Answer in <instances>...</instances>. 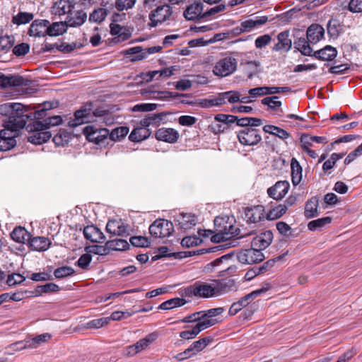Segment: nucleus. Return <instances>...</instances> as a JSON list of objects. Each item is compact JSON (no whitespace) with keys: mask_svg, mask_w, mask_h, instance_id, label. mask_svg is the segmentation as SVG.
I'll use <instances>...</instances> for the list:
<instances>
[{"mask_svg":"<svg viewBox=\"0 0 362 362\" xmlns=\"http://www.w3.org/2000/svg\"><path fill=\"white\" fill-rule=\"evenodd\" d=\"M262 251L263 250L255 248L250 245V264L262 262L265 259Z\"/></svg>","mask_w":362,"mask_h":362,"instance_id":"obj_55","label":"nucleus"},{"mask_svg":"<svg viewBox=\"0 0 362 362\" xmlns=\"http://www.w3.org/2000/svg\"><path fill=\"white\" fill-rule=\"evenodd\" d=\"M332 218L326 216L311 221L308 224V228L310 231L318 230L332 222Z\"/></svg>","mask_w":362,"mask_h":362,"instance_id":"obj_42","label":"nucleus"},{"mask_svg":"<svg viewBox=\"0 0 362 362\" xmlns=\"http://www.w3.org/2000/svg\"><path fill=\"white\" fill-rule=\"evenodd\" d=\"M109 1H103L100 3L102 7L94 9L89 15V21L90 23H101L105 21L108 15V11L105 7L107 6Z\"/></svg>","mask_w":362,"mask_h":362,"instance_id":"obj_22","label":"nucleus"},{"mask_svg":"<svg viewBox=\"0 0 362 362\" xmlns=\"http://www.w3.org/2000/svg\"><path fill=\"white\" fill-rule=\"evenodd\" d=\"M263 105H267L269 108L274 110L281 105V102L279 100V97H267L262 100Z\"/></svg>","mask_w":362,"mask_h":362,"instance_id":"obj_58","label":"nucleus"},{"mask_svg":"<svg viewBox=\"0 0 362 362\" xmlns=\"http://www.w3.org/2000/svg\"><path fill=\"white\" fill-rule=\"evenodd\" d=\"M160 119L161 118L159 115L151 114L148 115L144 119H141L140 124L141 127L147 128L151 124H153Z\"/></svg>","mask_w":362,"mask_h":362,"instance_id":"obj_59","label":"nucleus"},{"mask_svg":"<svg viewBox=\"0 0 362 362\" xmlns=\"http://www.w3.org/2000/svg\"><path fill=\"white\" fill-rule=\"evenodd\" d=\"M309 42L304 37H300L294 41V47L305 56H313V49Z\"/></svg>","mask_w":362,"mask_h":362,"instance_id":"obj_39","label":"nucleus"},{"mask_svg":"<svg viewBox=\"0 0 362 362\" xmlns=\"http://www.w3.org/2000/svg\"><path fill=\"white\" fill-rule=\"evenodd\" d=\"M186 303V300L182 298H174L170 300H168L163 303H162L158 308L161 310H170L174 308L180 307L184 305Z\"/></svg>","mask_w":362,"mask_h":362,"instance_id":"obj_45","label":"nucleus"},{"mask_svg":"<svg viewBox=\"0 0 362 362\" xmlns=\"http://www.w3.org/2000/svg\"><path fill=\"white\" fill-rule=\"evenodd\" d=\"M290 185L288 181H278L274 185L268 188L267 194L275 200H281L288 193Z\"/></svg>","mask_w":362,"mask_h":362,"instance_id":"obj_10","label":"nucleus"},{"mask_svg":"<svg viewBox=\"0 0 362 362\" xmlns=\"http://www.w3.org/2000/svg\"><path fill=\"white\" fill-rule=\"evenodd\" d=\"M215 99L217 106L227 103H235L238 101L243 103H249V97L241 98V95L239 92L232 90L220 93L215 97Z\"/></svg>","mask_w":362,"mask_h":362,"instance_id":"obj_7","label":"nucleus"},{"mask_svg":"<svg viewBox=\"0 0 362 362\" xmlns=\"http://www.w3.org/2000/svg\"><path fill=\"white\" fill-rule=\"evenodd\" d=\"M286 212V206H282L281 204L270 209L267 213V220L272 221L281 218Z\"/></svg>","mask_w":362,"mask_h":362,"instance_id":"obj_46","label":"nucleus"},{"mask_svg":"<svg viewBox=\"0 0 362 362\" xmlns=\"http://www.w3.org/2000/svg\"><path fill=\"white\" fill-rule=\"evenodd\" d=\"M87 20V14L82 10L76 12H70L66 21L69 27L76 28L82 25Z\"/></svg>","mask_w":362,"mask_h":362,"instance_id":"obj_19","label":"nucleus"},{"mask_svg":"<svg viewBox=\"0 0 362 362\" xmlns=\"http://www.w3.org/2000/svg\"><path fill=\"white\" fill-rule=\"evenodd\" d=\"M91 112L90 109H81L74 114V119L69 122L70 127H77L90 122Z\"/></svg>","mask_w":362,"mask_h":362,"instance_id":"obj_23","label":"nucleus"},{"mask_svg":"<svg viewBox=\"0 0 362 362\" xmlns=\"http://www.w3.org/2000/svg\"><path fill=\"white\" fill-rule=\"evenodd\" d=\"M203 11V4L202 3H194L187 7L184 11V16L188 21H194L198 18H204Z\"/></svg>","mask_w":362,"mask_h":362,"instance_id":"obj_21","label":"nucleus"},{"mask_svg":"<svg viewBox=\"0 0 362 362\" xmlns=\"http://www.w3.org/2000/svg\"><path fill=\"white\" fill-rule=\"evenodd\" d=\"M30 51V45L27 43H21L16 45L13 48V53L18 56H24Z\"/></svg>","mask_w":362,"mask_h":362,"instance_id":"obj_64","label":"nucleus"},{"mask_svg":"<svg viewBox=\"0 0 362 362\" xmlns=\"http://www.w3.org/2000/svg\"><path fill=\"white\" fill-rule=\"evenodd\" d=\"M216 296H219L236 289L235 281L232 279H214Z\"/></svg>","mask_w":362,"mask_h":362,"instance_id":"obj_14","label":"nucleus"},{"mask_svg":"<svg viewBox=\"0 0 362 362\" xmlns=\"http://www.w3.org/2000/svg\"><path fill=\"white\" fill-rule=\"evenodd\" d=\"M237 67V61L231 56L220 59L215 64L213 72L216 76L225 77L233 74Z\"/></svg>","mask_w":362,"mask_h":362,"instance_id":"obj_5","label":"nucleus"},{"mask_svg":"<svg viewBox=\"0 0 362 362\" xmlns=\"http://www.w3.org/2000/svg\"><path fill=\"white\" fill-rule=\"evenodd\" d=\"M129 247V243L124 239H115L105 243L104 251L106 249L111 250H125Z\"/></svg>","mask_w":362,"mask_h":362,"instance_id":"obj_40","label":"nucleus"},{"mask_svg":"<svg viewBox=\"0 0 362 362\" xmlns=\"http://www.w3.org/2000/svg\"><path fill=\"white\" fill-rule=\"evenodd\" d=\"M110 322L109 317H102L98 319H94L88 322V328L98 329L107 325Z\"/></svg>","mask_w":362,"mask_h":362,"instance_id":"obj_60","label":"nucleus"},{"mask_svg":"<svg viewBox=\"0 0 362 362\" xmlns=\"http://www.w3.org/2000/svg\"><path fill=\"white\" fill-rule=\"evenodd\" d=\"M291 168L292 182L296 186L300 183L302 179V167L298 160H291Z\"/></svg>","mask_w":362,"mask_h":362,"instance_id":"obj_41","label":"nucleus"},{"mask_svg":"<svg viewBox=\"0 0 362 362\" xmlns=\"http://www.w3.org/2000/svg\"><path fill=\"white\" fill-rule=\"evenodd\" d=\"M248 305H249V294H246L238 301L235 302L231 305L228 313L230 315H235L239 311H240L243 308L247 307Z\"/></svg>","mask_w":362,"mask_h":362,"instance_id":"obj_43","label":"nucleus"},{"mask_svg":"<svg viewBox=\"0 0 362 362\" xmlns=\"http://www.w3.org/2000/svg\"><path fill=\"white\" fill-rule=\"evenodd\" d=\"M62 122V117L60 116L56 115L48 117L42 121H40V119L36 120L35 121V126L36 128H44L45 130H47L51 127L59 125Z\"/></svg>","mask_w":362,"mask_h":362,"instance_id":"obj_34","label":"nucleus"},{"mask_svg":"<svg viewBox=\"0 0 362 362\" xmlns=\"http://www.w3.org/2000/svg\"><path fill=\"white\" fill-rule=\"evenodd\" d=\"M300 143L302 148L307 152L310 158H315L318 156L315 151L311 149L312 148H315V145L310 135L306 134H302L300 139Z\"/></svg>","mask_w":362,"mask_h":362,"instance_id":"obj_33","label":"nucleus"},{"mask_svg":"<svg viewBox=\"0 0 362 362\" xmlns=\"http://www.w3.org/2000/svg\"><path fill=\"white\" fill-rule=\"evenodd\" d=\"M267 220L264 206L257 205L250 207V223H257Z\"/></svg>","mask_w":362,"mask_h":362,"instance_id":"obj_32","label":"nucleus"},{"mask_svg":"<svg viewBox=\"0 0 362 362\" xmlns=\"http://www.w3.org/2000/svg\"><path fill=\"white\" fill-rule=\"evenodd\" d=\"M272 41V37L265 34L258 37L255 42V47L257 49H262L265 47L267 45H269Z\"/></svg>","mask_w":362,"mask_h":362,"instance_id":"obj_63","label":"nucleus"},{"mask_svg":"<svg viewBox=\"0 0 362 362\" xmlns=\"http://www.w3.org/2000/svg\"><path fill=\"white\" fill-rule=\"evenodd\" d=\"M129 132V128L127 127H119L114 129L110 134V138L112 141H119L124 138Z\"/></svg>","mask_w":362,"mask_h":362,"instance_id":"obj_51","label":"nucleus"},{"mask_svg":"<svg viewBox=\"0 0 362 362\" xmlns=\"http://www.w3.org/2000/svg\"><path fill=\"white\" fill-rule=\"evenodd\" d=\"M24 83V78L21 76L12 75L5 76L0 74V86L8 87V86H18Z\"/></svg>","mask_w":362,"mask_h":362,"instance_id":"obj_28","label":"nucleus"},{"mask_svg":"<svg viewBox=\"0 0 362 362\" xmlns=\"http://www.w3.org/2000/svg\"><path fill=\"white\" fill-rule=\"evenodd\" d=\"M11 238L17 242L21 243H25L26 242H29L30 239V233L23 227H16L11 233Z\"/></svg>","mask_w":362,"mask_h":362,"instance_id":"obj_37","label":"nucleus"},{"mask_svg":"<svg viewBox=\"0 0 362 362\" xmlns=\"http://www.w3.org/2000/svg\"><path fill=\"white\" fill-rule=\"evenodd\" d=\"M92 260V255L89 253L82 255L76 262V264L83 269H87Z\"/></svg>","mask_w":362,"mask_h":362,"instance_id":"obj_62","label":"nucleus"},{"mask_svg":"<svg viewBox=\"0 0 362 362\" xmlns=\"http://www.w3.org/2000/svg\"><path fill=\"white\" fill-rule=\"evenodd\" d=\"M124 54L132 62L141 61L146 59L144 49L140 46L131 47L124 51Z\"/></svg>","mask_w":362,"mask_h":362,"instance_id":"obj_29","label":"nucleus"},{"mask_svg":"<svg viewBox=\"0 0 362 362\" xmlns=\"http://www.w3.org/2000/svg\"><path fill=\"white\" fill-rule=\"evenodd\" d=\"M106 231L116 236L126 237L129 235L127 226L122 220H110L106 225Z\"/></svg>","mask_w":362,"mask_h":362,"instance_id":"obj_13","label":"nucleus"},{"mask_svg":"<svg viewBox=\"0 0 362 362\" xmlns=\"http://www.w3.org/2000/svg\"><path fill=\"white\" fill-rule=\"evenodd\" d=\"M33 18V15L30 13L20 12L13 17L12 22L16 25L25 24L29 23Z\"/></svg>","mask_w":362,"mask_h":362,"instance_id":"obj_50","label":"nucleus"},{"mask_svg":"<svg viewBox=\"0 0 362 362\" xmlns=\"http://www.w3.org/2000/svg\"><path fill=\"white\" fill-rule=\"evenodd\" d=\"M324 34L325 30L321 25L313 24L307 30V40L311 44H316L323 37Z\"/></svg>","mask_w":362,"mask_h":362,"instance_id":"obj_20","label":"nucleus"},{"mask_svg":"<svg viewBox=\"0 0 362 362\" xmlns=\"http://www.w3.org/2000/svg\"><path fill=\"white\" fill-rule=\"evenodd\" d=\"M24 106L21 103H7L0 105V115L8 116L7 121H11V117H25L27 119V115L24 114Z\"/></svg>","mask_w":362,"mask_h":362,"instance_id":"obj_6","label":"nucleus"},{"mask_svg":"<svg viewBox=\"0 0 362 362\" xmlns=\"http://www.w3.org/2000/svg\"><path fill=\"white\" fill-rule=\"evenodd\" d=\"M69 27L66 21L54 22L50 24L47 27V35L51 37H56L63 35L67 31V28Z\"/></svg>","mask_w":362,"mask_h":362,"instance_id":"obj_26","label":"nucleus"},{"mask_svg":"<svg viewBox=\"0 0 362 362\" xmlns=\"http://www.w3.org/2000/svg\"><path fill=\"white\" fill-rule=\"evenodd\" d=\"M150 135L151 132L148 129L139 127L132 130L129 136V139L134 142H140L148 138Z\"/></svg>","mask_w":362,"mask_h":362,"instance_id":"obj_36","label":"nucleus"},{"mask_svg":"<svg viewBox=\"0 0 362 362\" xmlns=\"http://www.w3.org/2000/svg\"><path fill=\"white\" fill-rule=\"evenodd\" d=\"M25 280V277L18 273H13L8 275L6 283L8 286H12L19 284Z\"/></svg>","mask_w":362,"mask_h":362,"instance_id":"obj_61","label":"nucleus"},{"mask_svg":"<svg viewBox=\"0 0 362 362\" xmlns=\"http://www.w3.org/2000/svg\"><path fill=\"white\" fill-rule=\"evenodd\" d=\"M318 199L316 197L309 199L305 206L304 216L306 218H311L317 215Z\"/></svg>","mask_w":362,"mask_h":362,"instance_id":"obj_38","label":"nucleus"},{"mask_svg":"<svg viewBox=\"0 0 362 362\" xmlns=\"http://www.w3.org/2000/svg\"><path fill=\"white\" fill-rule=\"evenodd\" d=\"M173 231L174 226L173 223L163 218L156 219L149 226L150 234L156 238L168 237Z\"/></svg>","mask_w":362,"mask_h":362,"instance_id":"obj_4","label":"nucleus"},{"mask_svg":"<svg viewBox=\"0 0 362 362\" xmlns=\"http://www.w3.org/2000/svg\"><path fill=\"white\" fill-rule=\"evenodd\" d=\"M263 130L282 139H286L291 136L288 132L274 125H265Z\"/></svg>","mask_w":362,"mask_h":362,"instance_id":"obj_44","label":"nucleus"},{"mask_svg":"<svg viewBox=\"0 0 362 362\" xmlns=\"http://www.w3.org/2000/svg\"><path fill=\"white\" fill-rule=\"evenodd\" d=\"M75 274V270L69 266H63L56 269L54 275L57 279H62L67 276H71Z\"/></svg>","mask_w":362,"mask_h":362,"instance_id":"obj_49","label":"nucleus"},{"mask_svg":"<svg viewBox=\"0 0 362 362\" xmlns=\"http://www.w3.org/2000/svg\"><path fill=\"white\" fill-rule=\"evenodd\" d=\"M86 137L90 141H95L97 144L102 141L103 139L101 136H105L108 134V131L106 129H98L93 127V126H87L85 128Z\"/></svg>","mask_w":362,"mask_h":362,"instance_id":"obj_27","label":"nucleus"},{"mask_svg":"<svg viewBox=\"0 0 362 362\" xmlns=\"http://www.w3.org/2000/svg\"><path fill=\"white\" fill-rule=\"evenodd\" d=\"M14 38L11 35H0V51L7 52L13 46Z\"/></svg>","mask_w":362,"mask_h":362,"instance_id":"obj_48","label":"nucleus"},{"mask_svg":"<svg viewBox=\"0 0 362 362\" xmlns=\"http://www.w3.org/2000/svg\"><path fill=\"white\" fill-rule=\"evenodd\" d=\"M131 244L134 247H148L150 244L148 239L143 236H134L129 239Z\"/></svg>","mask_w":362,"mask_h":362,"instance_id":"obj_57","label":"nucleus"},{"mask_svg":"<svg viewBox=\"0 0 362 362\" xmlns=\"http://www.w3.org/2000/svg\"><path fill=\"white\" fill-rule=\"evenodd\" d=\"M156 138L159 141L173 144L177 141L179 133L173 128L162 127L156 132Z\"/></svg>","mask_w":362,"mask_h":362,"instance_id":"obj_15","label":"nucleus"},{"mask_svg":"<svg viewBox=\"0 0 362 362\" xmlns=\"http://www.w3.org/2000/svg\"><path fill=\"white\" fill-rule=\"evenodd\" d=\"M136 0H115L114 6L117 11H127L134 7Z\"/></svg>","mask_w":362,"mask_h":362,"instance_id":"obj_47","label":"nucleus"},{"mask_svg":"<svg viewBox=\"0 0 362 362\" xmlns=\"http://www.w3.org/2000/svg\"><path fill=\"white\" fill-rule=\"evenodd\" d=\"M57 107V103H52V102H45L42 105V108L35 112V118L36 120H39L40 119H42L44 117H45L46 111L51 110L54 107Z\"/></svg>","mask_w":362,"mask_h":362,"instance_id":"obj_54","label":"nucleus"},{"mask_svg":"<svg viewBox=\"0 0 362 362\" xmlns=\"http://www.w3.org/2000/svg\"><path fill=\"white\" fill-rule=\"evenodd\" d=\"M282 256H278L276 258L271 259L264 262L262 265L258 267V271L256 274H262L269 271L275 264L276 261H279L281 259Z\"/></svg>","mask_w":362,"mask_h":362,"instance_id":"obj_56","label":"nucleus"},{"mask_svg":"<svg viewBox=\"0 0 362 362\" xmlns=\"http://www.w3.org/2000/svg\"><path fill=\"white\" fill-rule=\"evenodd\" d=\"M84 237L93 243H103L105 236L103 233L93 225L87 226L83 229Z\"/></svg>","mask_w":362,"mask_h":362,"instance_id":"obj_18","label":"nucleus"},{"mask_svg":"<svg viewBox=\"0 0 362 362\" xmlns=\"http://www.w3.org/2000/svg\"><path fill=\"white\" fill-rule=\"evenodd\" d=\"M25 117H16V119L11 117V121H6L4 124V129L0 132V138L8 141L10 146H16V136L18 132L24 128L26 124Z\"/></svg>","mask_w":362,"mask_h":362,"instance_id":"obj_1","label":"nucleus"},{"mask_svg":"<svg viewBox=\"0 0 362 362\" xmlns=\"http://www.w3.org/2000/svg\"><path fill=\"white\" fill-rule=\"evenodd\" d=\"M110 34L115 36V39H117V42L127 40L132 35V32L129 28L122 26L117 23H110Z\"/></svg>","mask_w":362,"mask_h":362,"instance_id":"obj_17","label":"nucleus"},{"mask_svg":"<svg viewBox=\"0 0 362 362\" xmlns=\"http://www.w3.org/2000/svg\"><path fill=\"white\" fill-rule=\"evenodd\" d=\"M29 131L33 133L28 137V141L32 144L40 145L49 140L52 134L44 128H36L35 122L28 126Z\"/></svg>","mask_w":362,"mask_h":362,"instance_id":"obj_8","label":"nucleus"},{"mask_svg":"<svg viewBox=\"0 0 362 362\" xmlns=\"http://www.w3.org/2000/svg\"><path fill=\"white\" fill-rule=\"evenodd\" d=\"M273 240V233L271 230H265L256 235L250 242V245L255 248L265 250L272 243Z\"/></svg>","mask_w":362,"mask_h":362,"instance_id":"obj_11","label":"nucleus"},{"mask_svg":"<svg viewBox=\"0 0 362 362\" xmlns=\"http://www.w3.org/2000/svg\"><path fill=\"white\" fill-rule=\"evenodd\" d=\"M337 49L332 46L327 45L325 48L315 52L313 56L323 61H331L337 57Z\"/></svg>","mask_w":362,"mask_h":362,"instance_id":"obj_31","label":"nucleus"},{"mask_svg":"<svg viewBox=\"0 0 362 362\" xmlns=\"http://www.w3.org/2000/svg\"><path fill=\"white\" fill-rule=\"evenodd\" d=\"M74 8V3L71 0H59L54 3L51 8V12L54 15L69 16L70 12Z\"/></svg>","mask_w":362,"mask_h":362,"instance_id":"obj_16","label":"nucleus"},{"mask_svg":"<svg viewBox=\"0 0 362 362\" xmlns=\"http://www.w3.org/2000/svg\"><path fill=\"white\" fill-rule=\"evenodd\" d=\"M202 243V240L196 235L186 236L182 238L181 245L184 247H192L199 245Z\"/></svg>","mask_w":362,"mask_h":362,"instance_id":"obj_53","label":"nucleus"},{"mask_svg":"<svg viewBox=\"0 0 362 362\" xmlns=\"http://www.w3.org/2000/svg\"><path fill=\"white\" fill-rule=\"evenodd\" d=\"M174 66L165 68L160 70L151 71L146 74V81H151L153 78L158 79L160 78H168L173 75Z\"/></svg>","mask_w":362,"mask_h":362,"instance_id":"obj_35","label":"nucleus"},{"mask_svg":"<svg viewBox=\"0 0 362 362\" xmlns=\"http://www.w3.org/2000/svg\"><path fill=\"white\" fill-rule=\"evenodd\" d=\"M289 35L290 33L288 30H285L279 33L277 35L278 43L274 46L273 50L279 51L283 49L286 52L290 50L292 45V41L289 38Z\"/></svg>","mask_w":362,"mask_h":362,"instance_id":"obj_24","label":"nucleus"},{"mask_svg":"<svg viewBox=\"0 0 362 362\" xmlns=\"http://www.w3.org/2000/svg\"><path fill=\"white\" fill-rule=\"evenodd\" d=\"M268 21L267 16H257V13L250 14V30L259 28Z\"/></svg>","mask_w":362,"mask_h":362,"instance_id":"obj_52","label":"nucleus"},{"mask_svg":"<svg viewBox=\"0 0 362 362\" xmlns=\"http://www.w3.org/2000/svg\"><path fill=\"white\" fill-rule=\"evenodd\" d=\"M214 280L210 282L197 281L187 288V292L198 298H209L216 296Z\"/></svg>","mask_w":362,"mask_h":362,"instance_id":"obj_2","label":"nucleus"},{"mask_svg":"<svg viewBox=\"0 0 362 362\" xmlns=\"http://www.w3.org/2000/svg\"><path fill=\"white\" fill-rule=\"evenodd\" d=\"M28 243L32 250L39 252L47 250L52 244L47 238L43 236L30 238Z\"/></svg>","mask_w":362,"mask_h":362,"instance_id":"obj_25","label":"nucleus"},{"mask_svg":"<svg viewBox=\"0 0 362 362\" xmlns=\"http://www.w3.org/2000/svg\"><path fill=\"white\" fill-rule=\"evenodd\" d=\"M49 21L37 19L33 21L28 30V35L33 37H45L47 35Z\"/></svg>","mask_w":362,"mask_h":362,"instance_id":"obj_12","label":"nucleus"},{"mask_svg":"<svg viewBox=\"0 0 362 362\" xmlns=\"http://www.w3.org/2000/svg\"><path fill=\"white\" fill-rule=\"evenodd\" d=\"M173 14V9L168 4H163L158 6L149 13L150 23L148 25L151 28L156 27L170 19Z\"/></svg>","mask_w":362,"mask_h":362,"instance_id":"obj_3","label":"nucleus"},{"mask_svg":"<svg viewBox=\"0 0 362 362\" xmlns=\"http://www.w3.org/2000/svg\"><path fill=\"white\" fill-rule=\"evenodd\" d=\"M229 218L226 216H216L214 219V225L216 230L228 233V240L238 236V229L235 228L232 222H228Z\"/></svg>","mask_w":362,"mask_h":362,"instance_id":"obj_9","label":"nucleus"},{"mask_svg":"<svg viewBox=\"0 0 362 362\" xmlns=\"http://www.w3.org/2000/svg\"><path fill=\"white\" fill-rule=\"evenodd\" d=\"M176 221L181 228L187 230L195 226L198 220L194 214H181Z\"/></svg>","mask_w":362,"mask_h":362,"instance_id":"obj_30","label":"nucleus"}]
</instances>
